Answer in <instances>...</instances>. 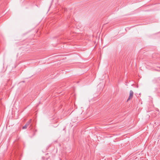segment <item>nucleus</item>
<instances>
[{"label": "nucleus", "instance_id": "f257e3e1", "mask_svg": "<svg viewBox=\"0 0 160 160\" xmlns=\"http://www.w3.org/2000/svg\"><path fill=\"white\" fill-rule=\"evenodd\" d=\"M32 120L30 119L29 121H28V122H27V123L25 125L22 127V129H26L29 126Z\"/></svg>", "mask_w": 160, "mask_h": 160}, {"label": "nucleus", "instance_id": "f03ea898", "mask_svg": "<svg viewBox=\"0 0 160 160\" xmlns=\"http://www.w3.org/2000/svg\"><path fill=\"white\" fill-rule=\"evenodd\" d=\"M133 95V92L132 90H130V91L129 96L128 98L127 101L130 100L132 98Z\"/></svg>", "mask_w": 160, "mask_h": 160}]
</instances>
